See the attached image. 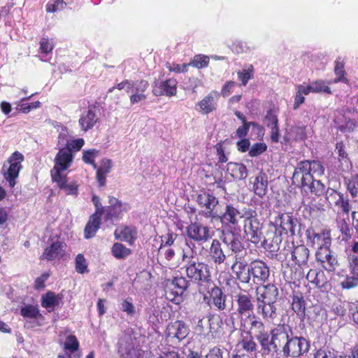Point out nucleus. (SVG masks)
<instances>
[{"instance_id":"obj_21","label":"nucleus","mask_w":358,"mask_h":358,"mask_svg":"<svg viewBox=\"0 0 358 358\" xmlns=\"http://www.w3.org/2000/svg\"><path fill=\"white\" fill-rule=\"evenodd\" d=\"M278 295V289L272 284L259 287L257 289V302L275 303Z\"/></svg>"},{"instance_id":"obj_3","label":"nucleus","mask_w":358,"mask_h":358,"mask_svg":"<svg viewBox=\"0 0 358 358\" xmlns=\"http://www.w3.org/2000/svg\"><path fill=\"white\" fill-rule=\"evenodd\" d=\"M237 303V312L240 319V328H247L257 320H259L254 313V304L250 295L246 293H238L235 295Z\"/></svg>"},{"instance_id":"obj_22","label":"nucleus","mask_w":358,"mask_h":358,"mask_svg":"<svg viewBox=\"0 0 358 358\" xmlns=\"http://www.w3.org/2000/svg\"><path fill=\"white\" fill-rule=\"evenodd\" d=\"M177 85L178 82L176 79H167L165 81L161 82L159 85L156 84L153 87L152 92L156 96H173L177 92Z\"/></svg>"},{"instance_id":"obj_55","label":"nucleus","mask_w":358,"mask_h":358,"mask_svg":"<svg viewBox=\"0 0 358 358\" xmlns=\"http://www.w3.org/2000/svg\"><path fill=\"white\" fill-rule=\"evenodd\" d=\"M241 345L242 348L248 352L255 353L257 351V345L252 336L243 338L241 342Z\"/></svg>"},{"instance_id":"obj_14","label":"nucleus","mask_w":358,"mask_h":358,"mask_svg":"<svg viewBox=\"0 0 358 358\" xmlns=\"http://www.w3.org/2000/svg\"><path fill=\"white\" fill-rule=\"evenodd\" d=\"M273 351L277 352L288 339L292 336V331L287 325L280 324L271 331Z\"/></svg>"},{"instance_id":"obj_37","label":"nucleus","mask_w":358,"mask_h":358,"mask_svg":"<svg viewBox=\"0 0 358 358\" xmlns=\"http://www.w3.org/2000/svg\"><path fill=\"white\" fill-rule=\"evenodd\" d=\"M212 299L214 306L219 310H223L226 308V296L219 288H214L212 290Z\"/></svg>"},{"instance_id":"obj_9","label":"nucleus","mask_w":358,"mask_h":358,"mask_svg":"<svg viewBox=\"0 0 358 358\" xmlns=\"http://www.w3.org/2000/svg\"><path fill=\"white\" fill-rule=\"evenodd\" d=\"M54 162L55 165L51 171L52 178H60L59 176L64 175L63 172L71 166L73 155L69 149L60 148Z\"/></svg>"},{"instance_id":"obj_33","label":"nucleus","mask_w":358,"mask_h":358,"mask_svg":"<svg viewBox=\"0 0 358 358\" xmlns=\"http://www.w3.org/2000/svg\"><path fill=\"white\" fill-rule=\"evenodd\" d=\"M275 224L279 226L283 231L286 234L287 232H290L292 234L294 233V222L292 217L288 214H282L280 215L275 219Z\"/></svg>"},{"instance_id":"obj_16","label":"nucleus","mask_w":358,"mask_h":358,"mask_svg":"<svg viewBox=\"0 0 358 358\" xmlns=\"http://www.w3.org/2000/svg\"><path fill=\"white\" fill-rule=\"evenodd\" d=\"M196 201L201 207L206 209L205 217H215L217 216V215L213 212L215 208L218 204V200L215 196L209 192H203L197 196Z\"/></svg>"},{"instance_id":"obj_13","label":"nucleus","mask_w":358,"mask_h":358,"mask_svg":"<svg viewBox=\"0 0 358 358\" xmlns=\"http://www.w3.org/2000/svg\"><path fill=\"white\" fill-rule=\"evenodd\" d=\"M326 198L330 205H334L346 215H348L352 209H355V206H353L352 203H350L347 196L334 189L327 191Z\"/></svg>"},{"instance_id":"obj_39","label":"nucleus","mask_w":358,"mask_h":358,"mask_svg":"<svg viewBox=\"0 0 358 358\" xmlns=\"http://www.w3.org/2000/svg\"><path fill=\"white\" fill-rule=\"evenodd\" d=\"M337 225L342 235V241H349L352 237V229L348 223L344 219H342L338 220Z\"/></svg>"},{"instance_id":"obj_28","label":"nucleus","mask_w":358,"mask_h":358,"mask_svg":"<svg viewBox=\"0 0 358 358\" xmlns=\"http://www.w3.org/2000/svg\"><path fill=\"white\" fill-rule=\"evenodd\" d=\"M210 256L213 261L217 264H222L226 259L223 250L219 241L214 239L210 248Z\"/></svg>"},{"instance_id":"obj_56","label":"nucleus","mask_w":358,"mask_h":358,"mask_svg":"<svg viewBox=\"0 0 358 358\" xmlns=\"http://www.w3.org/2000/svg\"><path fill=\"white\" fill-rule=\"evenodd\" d=\"M323 277V273L316 270H310L307 273L306 278L311 283L315 284L317 286L320 285V278Z\"/></svg>"},{"instance_id":"obj_23","label":"nucleus","mask_w":358,"mask_h":358,"mask_svg":"<svg viewBox=\"0 0 358 358\" xmlns=\"http://www.w3.org/2000/svg\"><path fill=\"white\" fill-rule=\"evenodd\" d=\"M118 343L121 358H140L141 352L134 347L130 338H122Z\"/></svg>"},{"instance_id":"obj_8","label":"nucleus","mask_w":358,"mask_h":358,"mask_svg":"<svg viewBox=\"0 0 358 358\" xmlns=\"http://www.w3.org/2000/svg\"><path fill=\"white\" fill-rule=\"evenodd\" d=\"M24 161V156L18 151L13 152L7 160L6 164L3 166L4 178L9 182L10 187L15 185V179L18 177L20 171L22 169V162Z\"/></svg>"},{"instance_id":"obj_34","label":"nucleus","mask_w":358,"mask_h":358,"mask_svg":"<svg viewBox=\"0 0 358 358\" xmlns=\"http://www.w3.org/2000/svg\"><path fill=\"white\" fill-rule=\"evenodd\" d=\"M61 297L54 292H48L42 296L41 306L49 311L60 304Z\"/></svg>"},{"instance_id":"obj_6","label":"nucleus","mask_w":358,"mask_h":358,"mask_svg":"<svg viewBox=\"0 0 358 358\" xmlns=\"http://www.w3.org/2000/svg\"><path fill=\"white\" fill-rule=\"evenodd\" d=\"M241 330L250 334H253L254 337L259 341L264 352L273 351L272 337L270 338V335L260 320Z\"/></svg>"},{"instance_id":"obj_10","label":"nucleus","mask_w":358,"mask_h":358,"mask_svg":"<svg viewBox=\"0 0 358 358\" xmlns=\"http://www.w3.org/2000/svg\"><path fill=\"white\" fill-rule=\"evenodd\" d=\"M186 273L189 278L195 281H207L210 278L208 266L203 262L190 261L186 264Z\"/></svg>"},{"instance_id":"obj_17","label":"nucleus","mask_w":358,"mask_h":358,"mask_svg":"<svg viewBox=\"0 0 358 358\" xmlns=\"http://www.w3.org/2000/svg\"><path fill=\"white\" fill-rule=\"evenodd\" d=\"M219 217L223 225L231 227L236 225L245 215L234 206L227 205L224 213Z\"/></svg>"},{"instance_id":"obj_43","label":"nucleus","mask_w":358,"mask_h":358,"mask_svg":"<svg viewBox=\"0 0 358 358\" xmlns=\"http://www.w3.org/2000/svg\"><path fill=\"white\" fill-rule=\"evenodd\" d=\"M254 69L252 65H249L247 68L238 71V79L241 81L243 85H246L248 80L253 78Z\"/></svg>"},{"instance_id":"obj_63","label":"nucleus","mask_w":358,"mask_h":358,"mask_svg":"<svg viewBox=\"0 0 358 358\" xmlns=\"http://www.w3.org/2000/svg\"><path fill=\"white\" fill-rule=\"evenodd\" d=\"M158 252L159 255L167 262L171 261L175 256V250L173 248H159Z\"/></svg>"},{"instance_id":"obj_54","label":"nucleus","mask_w":358,"mask_h":358,"mask_svg":"<svg viewBox=\"0 0 358 358\" xmlns=\"http://www.w3.org/2000/svg\"><path fill=\"white\" fill-rule=\"evenodd\" d=\"M348 263L350 272L352 275L358 276V256L356 255H349L348 257Z\"/></svg>"},{"instance_id":"obj_38","label":"nucleus","mask_w":358,"mask_h":358,"mask_svg":"<svg viewBox=\"0 0 358 358\" xmlns=\"http://www.w3.org/2000/svg\"><path fill=\"white\" fill-rule=\"evenodd\" d=\"M115 233L119 234V236L122 237L125 241L130 243H133V241L136 239L137 234L136 229L131 227L119 228L116 230Z\"/></svg>"},{"instance_id":"obj_1","label":"nucleus","mask_w":358,"mask_h":358,"mask_svg":"<svg viewBox=\"0 0 358 358\" xmlns=\"http://www.w3.org/2000/svg\"><path fill=\"white\" fill-rule=\"evenodd\" d=\"M324 169L320 162L303 161L298 164L293 174V182L297 183L305 192L310 191L315 195H320L324 191V185L315 176L324 173Z\"/></svg>"},{"instance_id":"obj_32","label":"nucleus","mask_w":358,"mask_h":358,"mask_svg":"<svg viewBox=\"0 0 358 358\" xmlns=\"http://www.w3.org/2000/svg\"><path fill=\"white\" fill-rule=\"evenodd\" d=\"M101 216L99 213H94L90 218L85 228V237L90 238L93 237L97 229L99 228Z\"/></svg>"},{"instance_id":"obj_2","label":"nucleus","mask_w":358,"mask_h":358,"mask_svg":"<svg viewBox=\"0 0 358 358\" xmlns=\"http://www.w3.org/2000/svg\"><path fill=\"white\" fill-rule=\"evenodd\" d=\"M313 242L318 246L316 252V259L320 262L324 269L329 271H334L337 264L336 258L332 255L329 249L331 239L324 234H315Z\"/></svg>"},{"instance_id":"obj_26","label":"nucleus","mask_w":358,"mask_h":358,"mask_svg":"<svg viewBox=\"0 0 358 358\" xmlns=\"http://www.w3.org/2000/svg\"><path fill=\"white\" fill-rule=\"evenodd\" d=\"M274 303H275L257 302V313L261 315L264 320L273 322L278 315Z\"/></svg>"},{"instance_id":"obj_41","label":"nucleus","mask_w":358,"mask_h":358,"mask_svg":"<svg viewBox=\"0 0 358 358\" xmlns=\"http://www.w3.org/2000/svg\"><path fill=\"white\" fill-rule=\"evenodd\" d=\"M308 88L306 85H299L296 87V92L294 98V108L296 109L299 106L304 102V95H308Z\"/></svg>"},{"instance_id":"obj_4","label":"nucleus","mask_w":358,"mask_h":358,"mask_svg":"<svg viewBox=\"0 0 358 358\" xmlns=\"http://www.w3.org/2000/svg\"><path fill=\"white\" fill-rule=\"evenodd\" d=\"M148 86V83L143 80L136 81L125 80L118 83L116 87L110 88L108 92H112L115 88L119 90H124L127 93L131 94L129 96L130 104L134 105L146 100L147 94L145 92Z\"/></svg>"},{"instance_id":"obj_49","label":"nucleus","mask_w":358,"mask_h":358,"mask_svg":"<svg viewBox=\"0 0 358 358\" xmlns=\"http://www.w3.org/2000/svg\"><path fill=\"white\" fill-rule=\"evenodd\" d=\"M58 131L59 134L57 145L59 146V149L60 148L66 147L70 139L68 130L66 127H60V128L58 129Z\"/></svg>"},{"instance_id":"obj_50","label":"nucleus","mask_w":358,"mask_h":358,"mask_svg":"<svg viewBox=\"0 0 358 358\" xmlns=\"http://www.w3.org/2000/svg\"><path fill=\"white\" fill-rule=\"evenodd\" d=\"M187 248H184L182 251V259L183 262L188 264L190 261H195L194 259L196 255V251L194 250L193 247L194 245L192 243V247L189 243H186Z\"/></svg>"},{"instance_id":"obj_29","label":"nucleus","mask_w":358,"mask_h":358,"mask_svg":"<svg viewBox=\"0 0 358 358\" xmlns=\"http://www.w3.org/2000/svg\"><path fill=\"white\" fill-rule=\"evenodd\" d=\"M308 256L309 250L303 245L296 246L292 252V259L299 266L306 264Z\"/></svg>"},{"instance_id":"obj_42","label":"nucleus","mask_w":358,"mask_h":358,"mask_svg":"<svg viewBox=\"0 0 358 358\" xmlns=\"http://www.w3.org/2000/svg\"><path fill=\"white\" fill-rule=\"evenodd\" d=\"M131 251L121 243H116L112 248V253L117 259H123L130 254Z\"/></svg>"},{"instance_id":"obj_18","label":"nucleus","mask_w":358,"mask_h":358,"mask_svg":"<svg viewBox=\"0 0 358 358\" xmlns=\"http://www.w3.org/2000/svg\"><path fill=\"white\" fill-rule=\"evenodd\" d=\"M250 276L257 282H265L269 277V268L262 261H254L249 265Z\"/></svg>"},{"instance_id":"obj_51","label":"nucleus","mask_w":358,"mask_h":358,"mask_svg":"<svg viewBox=\"0 0 358 358\" xmlns=\"http://www.w3.org/2000/svg\"><path fill=\"white\" fill-rule=\"evenodd\" d=\"M125 210V208L123 207V205L122 203L118 204V207H116L115 206L113 207H108L105 210V216L106 220L110 219L112 217H117L119 216L121 213Z\"/></svg>"},{"instance_id":"obj_12","label":"nucleus","mask_w":358,"mask_h":358,"mask_svg":"<svg viewBox=\"0 0 358 358\" xmlns=\"http://www.w3.org/2000/svg\"><path fill=\"white\" fill-rule=\"evenodd\" d=\"M213 231L208 226L200 222L191 223L187 227V234L189 238L196 242H206L213 236Z\"/></svg>"},{"instance_id":"obj_48","label":"nucleus","mask_w":358,"mask_h":358,"mask_svg":"<svg viewBox=\"0 0 358 358\" xmlns=\"http://www.w3.org/2000/svg\"><path fill=\"white\" fill-rule=\"evenodd\" d=\"M178 235L173 232H169L168 234L162 236L159 248H171V246L174 245V243Z\"/></svg>"},{"instance_id":"obj_31","label":"nucleus","mask_w":358,"mask_h":358,"mask_svg":"<svg viewBox=\"0 0 358 358\" xmlns=\"http://www.w3.org/2000/svg\"><path fill=\"white\" fill-rule=\"evenodd\" d=\"M267 176L264 173H259L255 178L254 182L255 193L259 196H264L267 191Z\"/></svg>"},{"instance_id":"obj_59","label":"nucleus","mask_w":358,"mask_h":358,"mask_svg":"<svg viewBox=\"0 0 358 358\" xmlns=\"http://www.w3.org/2000/svg\"><path fill=\"white\" fill-rule=\"evenodd\" d=\"M63 0H56L54 2H49L46 6V10L49 13H55L57 11L62 10L66 6Z\"/></svg>"},{"instance_id":"obj_24","label":"nucleus","mask_w":358,"mask_h":358,"mask_svg":"<svg viewBox=\"0 0 358 358\" xmlns=\"http://www.w3.org/2000/svg\"><path fill=\"white\" fill-rule=\"evenodd\" d=\"M217 96L215 93H210L197 103V110L203 115H207L217 108Z\"/></svg>"},{"instance_id":"obj_11","label":"nucleus","mask_w":358,"mask_h":358,"mask_svg":"<svg viewBox=\"0 0 358 358\" xmlns=\"http://www.w3.org/2000/svg\"><path fill=\"white\" fill-rule=\"evenodd\" d=\"M244 231L248 240L257 243L261 240V224L258 219L252 215L250 213L245 214Z\"/></svg>"},{"instance_id":"obj_20","label":"nucleus","mask_w":358,"mask_h":358,"mask_svg":"<svg viewBox=\"0 0 358 358\" xmlns=\"http://www.w3.org/2000/svg\"><path fill=\"white\" fill-rule=\"evenodd\" d=\"M189 334V329L185 322L176 321L170 323L166 328V335L169 338L181 341Z\"/></svg>"},{"instance_id":"obj_27","label":"nucleus","mask_w":358,"mask_h":358,"mask_svg":"<svg viewBox=\"0 0 358 358\" xmlns=\"http://www.w3.org/2000/svg\"><path fill=\"white\" fill-rule=\"evenodd\" d=\"M112 167L113 162L109 159H103L100 162L99 167L96 166V178L100 186L105 185L106 175L111 171Z\"/></svg>"},{"instance_id":"obj_62","label":"nucleus","mask_w":358,"mask_h":358,"mask_svg":"<svg viewBox=\"0 0 358 358\" xmlns=\"http://www.w3.org/2000/svg\"><path fill=\"white\" fill-rule=\"evenodd\" d=\"M84 144L85 141L83 138L70 140L66 147H64V148L69 149L71 153H72L73 151H79Z\"/></svg>"},{"instance_id":"obj_40","label":"nucleus","mask_w":358,"mask_h":358,"mask_svg":"<svg viewBox=\"0 0 358 358\" xmlns=\"http://www.w3.org/2000/svg\"><path fill=\"white\" fill-rule=\"evenodd\" d=\"M308 88V92L313 93H321L325 92L327 94H331V90L329 87L326 85L324 81L322 80H317L312 83L309 85H306Z\"/></svg>"},{"instance_id":"obj_57","label":"nucleus","mask_w":358,"mask_h":358,"mask_svg":"<svg viewBox=\"0 0 358 358\" xmlns=\"http://www.w3.org/2000/svg\"><path fill=\"white\" fill-rule=\"evenodd\" d=\"M79 343L76 336H69L64 343V348L66 350L72 352L76 351L78 348Z\"/></svg>"},{"instance_id":"obj_7","label":"nucleus","mask_w":358,"mask_h":358,"mask_svg":"<svg viewBox=\"0 0 358 358\" xmlns=\"http://www.w3.org/2000/svg\"><path fill=\"white\" fill-rule=\"evenodd\" d=\"M281 348L285 358H299L301 357L302 354L308 352L309 345L305 338L292 336Z\"/></svg>"},{"instance_id":"obj_35","label":"nucleus","mask_w":358,"mask_h":358,"mask_svg":"<svg viewBox=\"0 0 358 358\" xmlns=\"http://www.w3.org/2000/svg\"><path fill=\"white\" fill-rule=\"evenodd\" d=\"M222 242L235 254L239 253L243 250V245L241 241L235 237L233 233L224 234Z\"/></svg>"},{"instance_id":"obj_36","label":"nucleus","mask_w":358,"mask_h":358,"mask_svg":"<svg viewBox=\"0 0 358 358\" xmlns=\"http://www.w3.org/2000/svg\"><path fill=\"white\" fill-rule=\"evenodd\" d=\"M60 178H52L57 182L58 187L65 191L67 194L76 195L77 194V185L74 183H66V175L59 176Z\"/></svg>"},{"instance_id":"obj_25","label":"nucleus","mask_w":358,"mask_h":358,"mask_svg":"<svg viewBox=\"0 0 358 358\" xmlns=\"http://www.w3.org/2000/svg\"><path fill=\"white\" fill-rule=\"evenodd\" d=\"M97 120L98 117L95 111L92 108H89L82 113L78 123L81 130L87 131L94 127Z\"/></svg>"},{"instance_id":"obj_64","label":"nucleus","mask_w":358,"mask_h":358,"mask_svg":"<svg viewBox=\"0 0 358 358\" xmlns=\"http://www.w3.org/2000/svg\"><path fill=\"white\" fill-rule=\"evenodd\" d=\"M223 357L224 349L217 346L211 348L206 355V358H224Z\"/></svg>"},{"instance_id":"obj_60","label":"nucleus","mask_w":358,"mask_h":358,"mask_svg":"<svg viewBox=\"0 0 358 358\" xmlns=\"http://www.w3.org/2000/svg\"><path fill=\"white\" fill-rule=\"evenodd\" d=\"M341 285L343 289H352L358 285V276L352 275L347 276L345 280L341 282Z\"/></svg>"},{"instance_id":"obj_52","label":"nucleus","mask_w":358,"mask_h":358,"mask_svg":"<svg viewBox=\"0 0 358 358\" xmlns=\"http://www.w3.org/2000/svg\"><path fill=\"white\" fill-rule=\"evenodd\" d=\"M209 63V58L207 56L198 55L194 56L192 61L189 65H192L198 69L204 68L208 66Z\"/></svg>"},{"instance_id":"obj_30","label":"nucleus","mask_w":358,"mask_h":358,"mask_svg":"<svg viewBox=\"0 0 358 358\" xmlns=\"http://www.w3.org/2000/svg\"><path fill=\"white\" fill-rule=\"evenodd\" d=\"M227 170L236 179H244L248 176L246 166L243 164L230 162L227 164Z\"/></svg>"},{"instance_id":"obj_53","label":"nucleus","mask_w":358,"mask_h":358,"mask_svg":"<svg viewBox=\"0 0 358 358\" xmlns=\"http://www.w3.org/2000/svg\"><path fill=\"white\" fill-rule=\"evenodd\" d=\"M76 270L79 273H87V264L86 259L82 254H78L75 260Z\"/></svg>"},{"instance_id":"obj_19","label":"nucleus","mask_w":358,"mask_h":358,"mask_svg":"<svg viewBox=\"0 0 358 358\" xmlns=\"http://www.w3.org/2000/svg\"><path fill=\"white\" fill-rule=\"evenodd\" d=\"M232 272L236 275L237 279L244 283L250 281L249 266L247 263L242 260L241 257L235 255V260L231 266Z\"/></svg>"},{"instance_id":"obj_58","label":"nucleus","mask_w":358,"mask_h":358,"mask_svg":"<svg viewBox=\"0 0 358 358\" xmlns=\"http://www.w3.org/2000/svg\"><path fill=\"white\" fill-rule=\"evenodd\" d=\"M266 148L267 146L265 143H255L249 150V155L251 157H257L266 151Z\"/></svg>"},{"instance_id":"obj_47","label":"nucleus","mask_w":358,"mask_h":358,"mask_svg":"<svg viewBox=\"0 0 358 358\" xmlns=\"http://www.w3.org/2000/svg\"><path fill=\"white\" fill-rule=\"evenodd\" d=\"M292 308L293 310L299 315H303L305 313V303L302 297L298 296H293Z\"/></svg>"},{"instance_id":"obj_45","label":"nucleus","mask_w":358,"mask_h":358,"mask_svg":"<svg viewBox=\"0 0 358 358\" xmlns=\"http://www.w3.org/2000/svg\"><path fill=\"white\" fill-rule=\"evenodd\" d=\"M99 151L96 149H90L83 152V160L87 163L92 164L94 169H96V164L94 163L95 159L98 157Z\"/></svg>"},{"instance_id":"obj_15","label":"nucleus","mask_w":358,"mask_h":358,"mask_svg":"<svg viewBox=\"0 0 358 358\" xmlns=\"http://www.w3.org/2000/svg\"><path fill=\"white\" fill-rule=\"evenodd\" d=\"M66 248V245L63 241L59 240L53 241L45 249L41 259L48 261L59 260L64 256Z\"/></svg>"},{"instance_id":"obj_5","label":"nucleus","mask_w":358,"mask_h":358,"mask_svg":"<svg viewBox=\"0 0 358 358\" xmlns=\"http://www.w3.org/2000/svg\"><path fill=\"white\" fill-rule=\"evenodd\" d=\"M189 285V281L182 276H176L173 279L167 280L164 289L166 298L175 303H179Z\"/></svg>"},{"instance_id":"obj_61","label":"nucleus","mask_w":358,"mask_h":358,"mask_svg":"<svg viewBox=\"0 0 358 358\" xmlns=\"http://www.w3.org/2000/svg\"><path fill=\"white\" fill-rule=\"evenodd\" d=\"M305 127L294 126L291 129L290 135L296 140H302L306 138Z\"/></svg>"},{"instance_id":"obj_46","label":"nucleus","mask_w":358,"mask_h":358,"mask_svg":"<svg viewBox=\"0 0 358 358\" xmlns=\"http://www.w3.org/2000/svg\"><path fill=\"white\" fill-rule=\"evenodd\" d=\"M54 48L53 40L43 37L40 41L39 51L41 53L48 55L50 54Z\"/></svg>"},{"instance_id":"obj_44","label":"nucleus","mask_w":358,"mask_h":358,"mask_svg":"<svg viewBox=\"0 0 358 358\" xmlns=\"http://www.w3.org/2000/svg\"><path fill=\"white\" fill-rule=\"evenodd\" d=\"M21 315L24 317L29 318H38L41 315L36 306L32 305H27L21 308Z\"/></svg>"}]
</instances>
